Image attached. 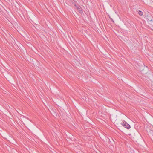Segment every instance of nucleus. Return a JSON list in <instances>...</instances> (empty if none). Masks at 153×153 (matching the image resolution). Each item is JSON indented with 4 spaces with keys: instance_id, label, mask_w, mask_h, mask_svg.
I'll list each match as a JSON object with an SVG mask.
<instances>
[{
    "instance_id": "nucleus-1",
    "label": "nucleus",
    "mask_w": 153,
    "mask_h": 153,
    "mask_svg": "<svg viewBox=\"0 0 153 153\" xmlns=\"http://www.w3.org/2000/svg\"><path fill=\"white\" fill-rule=\"evenodd\" d=\"M122 126L127 129H129L131 127L130 125L124 120H123Z\"/></svg>"
},
{
    "instance_id": "nucleus-2",
    "label": "nucleus",
    "mask_w": 153,
    "mask_h": 153,
    "mask_svg": "<svg viewBox=\"0 0 153 153\" xmlns=\"http://www.w3.org/2000/svg\"><path fill=\"white\" fill-rule=\"evenodd\" d=\"M138 14L140 16H142L143 14V12L142 11H141L140 10H139L138 11Z\"/></svg>"
},
{
    "instance_id": "nucleus-3",
    "label": "nucleus",
    "mask_w": 153,
    "mask_h": 153,
    "mask_svg": "<svg viewBox=\"0 0 153 153\" xmlns=\"http://www.w3.org/2000/svg\"><path fill=\"white\" fill-rule=\"evenodd\" d=\"M77 9H79V12L80 13H83V11L82 10V9L80 8V7H77Z\"/></svg>"
},
{
    "instance_id": "nucleus-4",
    "label": "nucleus",
    "mask_w": 153,
    "mask_h": 153,
    "mask_svg": "<svg viewBox=\"0 0 153 153\" xmlns=\"http://www.w3.org/2000/svg\"><path fill=\"white\" fill-rule=\"evenodd\" d=\"M149 133L152 136H153V131H149Z\"/></svg>"
}]
</instances>
